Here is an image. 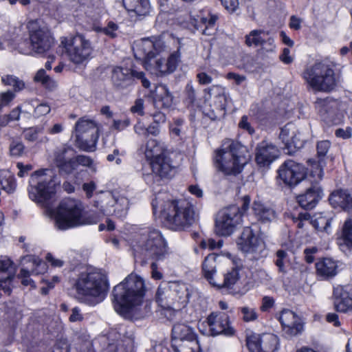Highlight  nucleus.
I'll return each instance as SVG.
<instances>
[{
  "label": "nucleus",
  "mask_w": 352,
  "mask_h": 352,
  "mask_svg": "<svg viewBox=\"0 0 352 352\" xmlns=\"http://www.w3.org/2000/svg\"><path fill=\"white\" fill-rule=\"evenodd\" d=\"M236 243L239 249L250 259L258 260L263 256L264 243L250 227L243 229Z\"/></svg>",
  "instance_id": "obj_16"
},
{
  "label": "nucleus",
  "mask_w": 352,
  "mask_h": 352,
  "mask_svg": "<svg viewBox=\"0 0 352 352\" xmlns=\"http://www.w3.org/2000/svg\"><path fill=\"white\" fill-rule=\"evenodd\" d=\"M134 256L143 258L162 259L168 253L166 242L161 232L155 228L141 230L131 243Z\"/></svg>",
  "instance_id": "obj_5"
},
{
  "label": "nucleus",
  "mask_w": 352,
  "mask_h": 352,
  "mask_svg": "<svg viewBox=\"0 0 352 352\" xmlns=\"http://www.w3.org/2000/svg\"><path fill=\"white\" fill-rule=\"evenodd\" d=\"M54 218L55 226L61 230L96 223L99 221L98 216L85 212L82 204L74 199L62 201Z\"/></svg>",
  "instance_id": "obj_4"
},
{
  "label": "nucleus",
  "mask_w": 352,
  "mask_h": 352,
  "mask_svg": "<svg viewBox=\"0 0 352 352\" xmlns=\"http://www.w3.org/2000/svg\"><path fill=\"white\" fill-rule=\"evenodd\" d=\"M152 206L154 215L173 230H186L196 221L193 205L186 199L165 200L163 195H158Z\"/></svg>",
  "instance_id": "obj_1"
},
{
  "label": "nucleus",
  "mask_w": 352,
  "mask_h": 352,
  "mask_svg": "<svg viewBox=\"0 0 352 352\" xmlns=\"http://www.w3.org/2000/svg\"><path fill=\"white\" fill-rule=\"evenodd\" d=\"M173 104V96L168 87L159 85L155 89L154 105L157 108H169Z\"/></svg>",
  "instance_id": "obj_34"
},
{
  "label": "nucleus",
  "mask_w": 352,
  "mask_h": 352,
  "mask_svg": "<svg viewBox=\"0 0 352 352\" xmlns=\"http://www.w3.org/2000/svg\"><path fill=\"white\" fill-rule=\"evenodd\" d=\"M322 197L321 188L316 184L309 188L303 194L297 196L296 199L299 205L305 209L314 208Z\"/></svg>",
  "instance_id": "obj_29"
},
{
  "label": "nucleus",
  "mask_w": 352,
  "mask_h": 352,
  "mask_svg": "<svg viewBox=\"0 0 352 352\" xmlns=\"http://www.w3.org/2000/svg\"><path fill=\"white\" fill-rule=\"evenodd\" d=\"M278 177L283 183L289 186L299 184L305 177V168L293 160L285 161L278 169Z\"/></svg>",
  "instance_id": "obj_23"
},
{
  "label": "nucleus",
  "mask_w": 352,
  "mask_h": 352,
  "mask_svg": "<svg viewBox=\"0 0 352 352\" xmlns=\"http://www.w3.org/2000/svg\"><path fill=\"white\" fill-rule=\"evenodd\" d=\"M246 342L250 352H276L280 348L278 337L272 333H254Z\"/></svg>",
  "instance_id": "obj_19"
},
{
  "label": "nucleus",
  "mask_w": 352,
  "mask_h": 352,
  "mask_svg": "<svg viewBox=\"0 0 352 352\" xmlns=\"http://www.w3.org/2000/svg\"><path fill=\"white\" fill-rule=\"evenodd\" d=\"M146 104L143 98H138L134 101L133 104L130 108V111L133 114L143 116L145 114Z\"/></svg>",
  "instance_id": "obj_53"
},
{
  "label": "nucleus",
  "mask_w": 352,
  "mask_h": 352,
  "mask_svg": "<svg viewBox=\"0 0 352 352\" xmlns=\"http://www.w3.org/2000/svg\"><path fill=\"white\" fill-rule=\"evenodd\" d=\"M10 154L12 157H19L24 151V145L20 141L12 140L9 147Z\"/></svg>",
  "instance_id": "obj_54"
},
{
  "label": "nucleus",
  "mask_w": 352,
  "mask_h": 352,
  "mask_svg": "<svg viewBox=\"0 0 352 352\" xmlns=\"http://www.w3.org/2000/svg\"><path fill=\"white\" fill-rule=\"evenodd\" d=\"M310 173L309 177H310L311 182L317 184L322 180L323 177V170L322 167L324 165V162L322 159L316 161L315 160H309Z\"/></svg>",
  "instance_id": "obj_40"
},
{
  "label": "nucleus",
  "mask_w": 352,
  "mask_h": 352,
  "mask_svg": "<svg viewBox=\"0 0 352 352\" xmlns=\"http://www.w3.org/2000/svg\"><path fill=\"white\" fill-rule=\"evenodd\" d=\"M29 39L32 50L36 54H43L54 44V38L50 30L38 21L28 23Z\"/></svg>",
  "instance_id": "obj_13"
},
{
  "label": "nucleus",
  "mask_w": 352,
  "mask_h": 352,
  "mask_svg": "<svg viewBox=\"0 0 352 352\" xmlns=\"http://www.w3.org/2000/svg\"><path fill=\"white\" fill-rule=\"evenodd\" d=\"M94 206L102 215L113 214L118 218H124L128 212L129 200L125 197L107 191L98 196Z\"/></svg>",
  "instance_id": "obj_12"
},
{
  "label": "nucleus",
  "mask_w": 352,
  "mask_h": 352,
  "mask_svg": "<svg viewBox=\"0 0 352 352\" xmlns=\"http://www.w3.org/2000/svg\"><path fill=\"white\" fill-rule=\"evenodd\" d=\"M333 306L340 313L352 312V285H337L333 291Z\"/></svg>",
  "instance_id": "obj_27"
},
{
  "label": "nucleus",
  "mask_w": 352,
  "mask_h": 352,
  "mask_svg": "<svg viewBox=\"0 0 352 352\" xmlns=\"http://www.w3.org/2000/svg\"><path fill=\"white\" fill-rule=\"evenodd\" d=\"M335 135L338 138L347 140L351 138L352 129L349 126L345 128H338L335 131Z\"/></svg>",
  "instance_id": "obj_61"
},
{
  "label": "nucleus",
  "mask_w": 352,
  "mask_h": 352,
  "mask_svg": "<svg viewBox=\"0 0 352 352\" xmlns=\"http://www.w3.org/2000/svg\"><path fill=\"white\" fill-rule=\"evenodd\" d=\"M51 111V107L47 103H41L34 109V114L37 117L45 116Z\"/></svg>",
  "instance_id": "obj_62"
},
{
  "label": "nucleus",
  "mask_w": 352,
  "mask_h": 352,
  "mask_svg": "<svg viewBox=\"0 0 352 352\" xmlns=\"http://www.w3.org/2000/svg\"><path fill=\"white\" fill-rule=\"evenodd\" d=\"M341 236L344 244L349 249H352V216L345 220L342 227Z\"/></svg>",
  "instance_id": "obj_45"
},
{
  "label": "nucleus",
  "mask_w": 352,
  "mask_h": 352,
  "mask_svg": "<svg viewBox=\"0 0 352 352\" xmlns=\"http://www.w3.org/2000/svg\"><path fill=\"white\" fill-rule=\"evenodd\" d=\"M302 78L309 87L316 91H329L336 85L333 69L324 62H317L307 67Z\"/></svg>",
  "instance_id": "obj_11"
},
{
  "label": "nucleus",
  "mask_w": 352,
  "mask_h": 352,
  "mask_svg": "<svg viewBox=\"0 0 352 352\" xmlns=\"http://www.w3.org/2000/svg\"><path fill=\"white\" fill-rule=\"evenodd\" d=\"M337 261L324 258L316 263V273L323 279H328L335 276L338 273Z\"/></svg>",
  "instance_id": "obj_33"
},
{
  "label": "nucleus",
  "mask_w": 352,
  "mask_h": 352,
  "mask_svg": "<svg viewBox=\"0 0 352 352\" xmlns=\"http://www.w3.org/2000/svg\"><path fill=\"white\" fill-rule=\"evenodd\" d=\"M279 139L284 144V148H287L289 153L292 151L293 148H301L305 142L297 127L291 122L280 129Z\"/></svg>",
  "instance_id": "obj_26"
},
{
  "label": "nucleus",
  "mask_w": 352,
  "mask_h": 352,
  "mask_svg": "<svg viewBox=\"0 0 352 352\" xmlns=\"http://www.w3.org/2000/svg\"><path fill=\"white\" fill-rule=\"evenodd\" d=\"M321 119L328 125H336L342 122L343 114L339 111L338 101L331 98H318L315 102Z\"/></svg>",
  "instance_id": "obj_20"
},
{
  "label": "nucleus",
  "mask_w": 352,
  "mask_h": 352,
  "mask_svg": "<svg viewBox=\"0 0 352 352\" xmlns=\"http://www.w3.org/2000/svg\"><path fill=\"white\" fill-rule=\"evenodd\" d=\"M162 47V42L156 38H142L139 44L140 50L144 54L145 69L157 76L174 72L180 57L178 51L171 54L167 60L158 57Z\"/></svg>",
  "instance_id": "obj_3"
},
{
  "label": "nucleus",
  "mask_w": 352,
  "mask_h": 352,
  "mask_svg": "<svg viewBox=\"0 0 352 352\" xmlns=\"http://www.w3.org/2000/svg\"><path fill=\"white\" fill-rule=\"evenodd\" d=\"M252 210L257 219L263 223H268L276 217L275 211L259 201H254Z\"/></svg>",
  "instance_id": "obj_37"
},
{
  "label": "nucleus",
  "mask_w": 352,
  "mask_h": 352,
  "mask_svg": "<svg viewBox=\"0 0 352 352\" xmlns=\"http://www.w3.org/2000/svg\"><path fill=\"white\" fill-rule=\"evenodd\" d=\"M204 323L208 327V331H204L199 328L203 334L212 336L224 335L232 336L234 334V329L230 325L229 316L222 312L214 311L208 315Z\"/></svg>",
  "instance_id": "obj_18"
},
{
  "label": "nucleus",
  "mask_w": 352,
  "mask_h": 352,
  "mask_svg": "<svg viewBox=\"0 0 352 352\" xmlns=\"http://www.w3.org/2000/svg\"><path fill=\"white\" fill-rule=\"evenodd\" d=\"M155 300L163 309L180 310L188 300L187 287L178 282H163L157 288Z\"/></svg>",
  "instance_id": "obj_8"
},
{
  "label": "nucleus",
  "mask_w": 352,
  "mask_h": 352,
  "mask_svg": "<svg viewBox=\"0 0 352 352\" xmlns=\"http://www.w3.org/2000/svg\"><path fill=\"white\" fill-rule=\"evenodd\" d=\"M14 94L12 91H6L0 94V110L10 104L14 99Z\"/></svg>",
  "instance_id": "obj_57"
},
{
  "label": "nucleus",
  "mask_w": 352,
  "mask_h": 352,
  "mask_svg": "<svg viewBox=\"0 0 352 352\" xmlns=\"http://www.w3.org/2000/svg\"><path fill=\"white\" fill-rule=\"evenodd\" d=\"M217 18L216 16L208 14V16H201L197 19L193 18L192 19V25L195 29L199 30V28H202L203 26L205 27L204 30H202V34L206 35H211L212 34V30H214V26Z\"/></svg>",
  "instance_id": "obj_38"
},
{
  "label": "nucleus",
  "mask_w": 352,
  "mask_h": 352,
  "mask_svg": "<svg viewBox=\"0 0 352 352\" xmlns=\"http://www.w3.org/2000/svg\"><path fill=\"white\" fill-rule=\"evenodd\" d=\"M79 166L89 167L94 172L96 170L94 161L86 155H78L76 157L72 158V172L77 169Z\"/></svg>",
  "instance_id": "obj_47"
},
{
  "label": "nucleus",
  "mask_w": 352,
  "mask_h": 352,
  "mask_svg": "<svg viewBox=\"0 0 352 352\" xmlns=\"http://www.w3.org/2000/svg\"><path fill=\"white\" fill-rule=\"evenodd\" d=\"M15 182L14 177L8 171L0 173V188L7 193L14 192L15 189Z\"/></svg>",
  "instance_id": "obj_44"
},
{
  "label": "nucleus",
  "mask_w": 352,
  "mask_h": 352,
  "mask_svg": "<svg viewBox=\"0 0 352 352\" xmlns=\"http://www.w3.org/2000/svg\"><path fill=\"white\" fill-rule=\"evenodd\" d=\"M242 146L231 140H225L215 151L214 164L217 170L228 175L240 173L247 163Z\"/></svg>",
  "instance_id": "obj_7"
},
{
  "label": "nucleus",
  "mask_w": 352,
  "mask_h": 352,
  "mask_svg": "<svg viewBox=\"0 0 352 352\" xmlns=\"http://www.w3.org/2000/svg\"><path fill=\"white\" fill-rule=\"evenodd\" d=\"M152 173H143V177L147 184H153L159 179L169 178L174 172L170 157L167 153L149 163Z\"/></svg>",
  "instance_id": "obj_22"
},
{
  "label": "nucleus",
  "mask_w": 352,
  "mask_h": 352,
  "mask_svg": "<svg viewBox=\"0 0 352 352\" xmlns=\"http://www.w3.org/2000/svg\"><path fill=\"white\" fill-rule=\"evenodd\" d=\"M243 213L236 206L221 210L215 220V232L219 236H230L242 223Z\"/></svg>",
  "instance_id": "obj_15"
},
{
  "label": "nucleus",
  "mask_w": 352,
  "mask_h": 352,
  "mask_svg": "<svg viewBox=\"0 0 352 352\" xmlns=\"http://www.w3.org/2000/svg\"><path fill=\"white\" fill-rule=\"evenodd\" d=\"M332 217L327 214H319L312 221L314 226L318 230L328 232Z\"/></svg>",
  "instance_id": "obj_46"
},
{
  "label": "nucleus",
  "mask_w": 352,
  "mask_h": 352,
  "mask_svg": "<svg viewBox=\"0 0 352 352\" xmlns=\"http://www.w3.org/2000/svg\"><path fill=\"white\" fill-rule=\"evenodd\" d=\"M330 204L335 208L340 207L344 210L352 209V195L346 190H338L329 197Z\"/></svg>",
  "instance_id": "obj_32"
},
{
  "label": "nucleus",
  "mask_w": 352,
  "mask_h": 352,
  "mask_svg": "<svg viewBox=\"0 0 352 352\" xmlns=\"http://www.w3.org/2000/svg\"><path fill=\"white\" fill-rule=\"evenodd\" d=\"M331 146V142L329 140L320 141L317 144V154L320 158L324 157L328 153Z\"/></svg>",
  "instance_id": "obj_56"
},
{
  "label": "nucleus",
  "mask_w": 352,
  "mask_h": 352,
  "mask_svg": "<svg viewBox=\"0 0 352 352\" xmlns=\"http://www.w3.org/2000/svg\"><path fill=\"white\" fill-rule=\"evenodd\" d=\"M69 147H63L58 149L54 153V162L60 170L65 173H72V158L67 156L68 153L72 152Z\"/></svg>",
  "instance_id": "obj_35"
},
{
  "label": "nucleus",
  "mask_w": 352,
  "mask_h": 352,
  "mask_svg": "<svg viewBox=\"0 0 352 352\" xmlns=\"http://www.w3.org/2000/svg\"><path fill=\"white\" fill-rule=\"evenodd\" d=\"M172 336L175 340H186L190 342H195L197 349L200 350V342L197 335L192 328L185 323H177L172 329Z\"/></svg>",
  "instance_id": "obj_30"
},
{
  "label": "nucleus",
  "mask_w": 352,
  "mask_h": 352,
  "mask_svg": "<svg viewBox=\"0 0 352 352\" xmlns=\"http://www.w3.org/2000/svg\"><path fill=\"white\" fill-rule=\"evenodd\" d=\"M29 183V197L36 203L46 205L55 193L54 173L51 169L35 171Z\"/></svg>",
  "instance_id": "obj_9"
},
{
  "label": "nucleus",
  "mask_w": 352,
  "mask_h": 352,
  "mask_svg": "<svg viewBox=\"0 0 352 352\" xmlns=\"http://www.w3.org/2000/svg\"><path fill=\"white\" fill-rule=\"evenodd\" d=\"M289 263V259L287 252L280 250L276 253L275 264L280 272L283 274L287 272V267Z\"/></svg>",
  "instance_id": "obj_48"
},
{
  "label": "nucleus",
  "mask_w": 352,
  "mask_h": 352,
  "mask_svg": "<svg viewBox=\"0 0 352 352\" xmlns=\"http://www.w3.org/2000/svg\"><path fill=\"white\" fill-rule=\"evenodd\" d=\"M184 120L182 118H175L173 122L169 124V130L171 135L179 136L182 132V127Z\"/></svg>",
  "instance_id": "obj_55"
},
{
  "label": "nucleus",
  "mask_w": 352,
  "mask_h": 352,
  "mask_svg": "<svg viewBox=\"0 0 352 352\" xmlns=\"http://www.w3.org/2000/svg\"><path fill=\"white\" fill-rule=\"evenodd\" d=\"M131 124L129 118L124 120H114L113 122V127L118 131H122Z\"/></svg>",
  "instance_id": "obj_64"
},
{
  "label": "nucleus",
  "mask_w": 352,
  "mask_h": 352,
  "mask_svg": "<svg viewBox=\"0 0 352 352\" xmlns=\"http://www.w3.org/2000/svg\"><path fill=\"white\" fill-rule=\"evenodd\" d=\"M146 291L144 280L136 274H130L113 289L114 309L124 317L129 316L142 305Z\"/></svg>",
  "instance_id": "obj_2"
},
{
  "label": "nucleus",
  "mask_w": 352,
  "mask_h": 352,
  "mask_svg": "<svg viewBox=\"0 0 352 352\" xmlns=\"http://www.w3.org/2000/svg\"><path fill=\"white\" fill-rule=\"evenodd\" d=\"M268 36V33L261 30H252L245 36V44L248 47H258L264 45V40Z\"/></svg>",
  "instance_id": "obj_42"
},
{
  "label": "nucleus",
  "mask_w": 352,
  "mask_h": 352,
  "mask_svg": "<svg viewBox=\"0 0 352 352\" xmlns=\"http://www.w3.org/2000/svg\"><path fill=\"white\" fill-rule=\"evenodd\" d=\"M278 320L283 331L289 337L300 334L304 330V324L300 316L290 309H283L278 315Z\"/></svg>",
  "instance_id": "obj_25"
},
{
  "label": "nucleus",
  "mask_w": 352,
  "mask_h": 352,
  "mask_svg": "<svg viewBox=\"0 0 352 352\" xmlns=\"http://www.w3.org/2000/svg\"><path fill=\"white\" fill-rule=\"evenodd\" d=\"M141 149L149 163L167 153L164 145L155 139L147 140Z\"/></svg>",
  "instance_id": "obj_31"
},
{
  "label": "nucleus",
  "mask_w": 352,
  "mask_h": 352,
  "mask_svg": "<svg viewBox=\"0 0 352 352\" xmlns=\"http://www.w3.org/2000/svg\"><path fill=\"white\" fill-rule=\"evenodd\" d=\"M74 288L78 296L98 303L106 297L109 284L104 274L92 270L80 273L75 280Z\"/></svg>",
  "instance_id": "obj_6"
},
{
  "label": "nucleus",
  "mask_w": 352,
  "mask_h": 352,
  "mask_svg": "<svg viewBox=\"0 0 352 352\" xmlns=\"http://www.w3.org/2000/svg\"><path fill=\"white\" fill-rule=\"evenodd\" d=\"M242 319L245 322H254L258 318V313L255 308L244 306L241 308Z\"/></svg>",
  "instance_id": "obj_52"
},
{
  "label": "nucleus",
  "mask_w": 352,
  "mask_h": 352,
  "mask_svg": "<svg viewBox=\"0 0 352 352\" xmlns=\"http://www.w3.org/2000/svg\"><path fill=\"white\" fill-rule=\"evenodd\" d=\"M239 127L242 130L246 131L250 135L254 133V129L248 121V117L247 116H242L239 123Z\"/></svg>",
  "instance_id": "obj_59"
},
{
  "label": "nucleus",
  "mask_w": 352,
  "mask_h": 352,
  "mask_svg": "<svg viewBox=\"0 0 352 352\" xmlns=\"http://www.w3.org/2000/svg\"><path fill=\"white\" fill-rule=\"evenodd\" d=\"M135 80H140L142 86L145 88L150 87V82L144 77L142 72L122 67H116L113 69L112 80L118 87L126 88L133 85Z\"/></svg>",
  "instance_id": "obj_21"
},
{
  "label": "nucleus",
  "mask_w": 352,
  "mask_h": 352,
  "mask_svg": "<svg viewBox=\"0 0 352 352\" xmlns=\"http://www.w3.org/2000/svg\"><path fill=\"white\" fill-rule=\"evenodd\" d=\"M280 155L279 149L274 144L263 141L256 148L255 160L260 167L269 166Z\"/></svg>",
  "instance_id": "obj_28"
},
{
  "label": "nucleus",
  "mask_w": 352,
  "mask_h": 352,
  "mask_svg": "<svg viewBox=\"0 0 352 352\" xmlns=\"http://www.w3.org/2000/svg\"><path fill=\"white\" fill-rule=\"evenodd\" d=\"M21 269L19 277L24 286L35 287L34 282L30 278L31 275H38L45 273L47 270L46 263L34 255H26L20 261Z\"/></svg>",
  "instance_id": "obj_17"
},
{
  "label": "nucleus",
  "mask_w": 352,
  "mask_h": 352,
  "mask_svg": "<svg viewBox=\"0 0 352 352\" xmlns=\"http://www.w3.org/2000/svg\"><path fill=\"white\" fill-rule=\"evenodd\" d=\"M123 1L129 12H134L138 15H146L149 12L148 0H123Z\"/></svg>",
  "instance_id": "obj_39"
},
{
  "label": "nucleus",
  "mask_w": 352,
  "mask_h": 352,
  "mask_svg": "<svg viewBox=\"0 0 352 352\" xmlns=\"http://www.w3.org/2000/svg\"><path fill=\"white\" fill-rule=\"evenodd\" d=\"M34 81L40 83L43 87L50 91L55 90L58 87V82L46 74L43 69H38L34 76Z\"/></svg>",
  "instance_id": "obj_41"
},
{
  "label": "nucleus",
  "mask_w": 352,
  "mask_h": 352,
  "mask_svg": "<svg viewBox=\"0 0 352 352\" xmlns=\"http://www.w3.org/2000/svg\"><path fill=\"white\" fill-rule=\"evenodd\" d=\"M2 82L8 86H12L15 91H21L25 88V83L19 78L12 75H6L1 78Z\"/></svg>",
  "instance_id": "obj_50"
},
{
  "label": "nucleus",
  "mask_w": 352,
  "mask_h": 352,
  "mask_svg": "<svg viewBox=\"0 0 352 352\" xmlns=\"http://www.w3.org/2000/svg\"><path fill=\"white\" fill-rule=\"evenodd\" d=\"M75 134L79 147L85 151H93L98 140V129L96 122L82 118L75 124Z\"/></svg>",
  "instance_id": "obj_14"
},
{
  "label": "nucleus",
  "mask_w": 352,
  "mask_h": 352,
  "mask_svg": "<svg viewBox=\"0 0 352 352\" xmlns=\"http://www.w3.org/2000/svg\"><path fill=\"white\" fill-rule=\"evenodd\" d=\"M261 50L266 52H274L276 50V45L274 43V39L272 37L267 36L264 40V45H261Z\"/></svg>",
  "instance_id": "obj_60"
},
{
  "label": "nucleus",
  "mask_w": 352,
  "mask_h": 352,
  "mask_svg": "<svg viewBox=\"0 0 352 352\" xmlns=\"http://www.w3.org/2000/svg\"><path fill=\"white\" fill-rule=\"evenodd\" d=\"M118 26L113 21H109L107 25L104 28V34L111 37L115 38L117 36V31Z\"/></svg>",
  "instance_id": "obj_58"
},
{
  "label": "nucleus",
  "mask_w": 352,
  "mask_h": 352,
  "mask_svg": "<svg viewBox=\"0 0 352 352\" xmlns=\"http://www.w3.org/2000/svg\"><path fill=\"white\" fill-rule=\"evenodd\" d=\"M217 256L211 254L207 256L202 264V270L204 277L208 280L210 285L214 286L217 276Z\"/></svg>",
  "instance_id": "obj_36"
},
{
  "label": "nucleus",
  "mask_w": 352,
  "mask_h": 352,
  "mask_svg": "<svg viewBox=\"0 0 352 352\" xmlns=\"http://www.w3.org/2000/svg\"><path fill=\"white\" fill-rule=\"evenodd\" d=\"M209 94L211 96L217 98L220 103L219 108L221 111L225 109V88L219 85H214L209 89Z\"/></svg>",
  "instance_id": "obj_51"
},
{
  "label": "nucleus",
  "mask_w": 352,
  "mask_h": 352,
  "mask_svg": "<svg viewBox=\"0 0 352 352\" xmlns=\"http://www.w3.org/2000/svg\"><path fill=\"white\" fill-rule=\"evenodd\" d=\"M59 48L63 55L76 65L87 63L91 59L94 50L91 41L82 34L62 37Z\"/></svg>",
  "instance_id": "obj_10"
},
{
  "label": "nucleus",
  "mask_w": 352,
  "mask_h": 352,
  "mask_svg": "<svg viewBox=\"0 0 352 352\" xmlns=\"http://www.w3.org/2000/svg\"><path fill=\"white\" fill-rule=\"evenodd\" d=\"M43 126H36L25 129L23 134L25 140L32 142L38 141L39 135L43 133Z\"/></svg>",
  "instance_id": "obj_49"
},
{
  "label": "nucleus",
  "mask_w": 352,
  "mask_h": 352,
  "mask_svg": "<svg viewBox=\"0 0 352 352\" xmlns=\"http://www.w3.org/2000/svg\"><path fill=\"white\" fill-rule=\"evenodd\" d=\"M15 270L13 261L7 256H0V297L10 296L14 287Z\"/></svg>",
  "instance_id": "obj_24"
},
{
  "label": "nucleus",
  "mask_w": 352,
  "mask_h": 352,
  "mask_svg": "<svg viewBox=\"0 0 352 352\" xmlns=\"http://www.w3.org/2000/svg\"><path fill=\"white\" fill-rule=\"evenodd\" d=\"M224 8L230 12H234L239 8V0H219Z\"/></svg>",
  "instance_id": "obj_63"
},
{
  "label": "nucleus",
  "mask_w": 352,
  "mask_h": 352,
  "mask_svg": "<svg viewBox=\"0 0 352 352\" xmlns=\"http://www.w3.org/2000/svg\"><path fill=\"white\" fill-rule=\"evenodd\" d=\"M239 278V270L236 268H232L224 275V278L222 281L216 280L214 287L217 288L229 287L234 285Z\"/></svg>",
  "instance_id": "obj_43"
}]
</instances>
